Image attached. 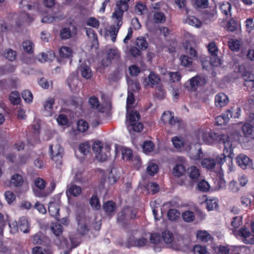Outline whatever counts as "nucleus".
<instances>
[{"mask_svg": "<svg viewBox=\"0 0 254 254\" xmlns=\"http://www.w3.org/2000/svg\"><path fill=\"white\" fill-rule=\"evenodd\" d=\"M140 116L138 112L136 111L129 109L128 113L127 112V122L128 123L127 126L129 131L132 130L135 132H141L143 128V124L139 122Z\"/></svg>", "mask_w": 254, "mask_h": 254, "instance_id": "nucleus-1", "label": "nucleus"}, {"mask_svg": "<svg viewBox=\"0 0 254 254\" xmlns=\"http://www.w3.org/2000/svg\"><path fill=\"white\" fill-rule=\"evenodd\" d=\"M136 212L130 208H125L117 215V221L123 228H126L130 224L131 219L135 218Z\"/></svg>", "mask_w": 254, "mask_h": 254, "instance_id": "nucleus-2", "label": "nucleus"}, {"mask_svg": "<svg viewBox=\"0 0 254 254\" xmlns=\"http://www.w3.org/2000/svg\"><path fill=\"white\" fill-rule=\"evenodd\" d=\"M110 146L109 145H104L100 142H95L92 146V149L97 160L100 161L107 160L110 156Z\"/></svg>", "mask_w": 254, "mask_h": 254, "instance_id": "nucleus-3", "label": "nucleus"}, {"mask_svg": "<svg viewBox=\"0 0 254 254\" xmlns=\"http://www.w3.org/2000/svg\"><path fill=\"white\" fill-rule=\"evenodd\" d=\"M240 111L241 109L239 108H237L234 111H233V109L228 110L225 113L223 114L221 116H218L216 118V123L218 126L224 125L233 116L234 118H239Z\"/></svg>", "mask_w": 254, "mask_h": 254, "instance_id": "nucleus-4", "label": "nucleus"}, {"mask_svg": "<svg viewBox=\"0 0 254 254\" xmlns=\"http://www.w3.org/2000/svg\"><path fill=\"white\" fill-rule=\"evenodd\" d=\"M218 142L220 144H223L224 146V153L227 154V157L232 159L234 157V154L233 153L232 144L230 141L228 135L222 134L219 136Z\"/></svg>", "mask_w": 254, "mask_h": 254, "instance_id": "nucleus-5", "label": "nucleus"}, {"mask_svg": "<svg viewBox=\"0 0 254 254\" xmlns=\"http://www.w3.org/2000/svg\"><path fill=\"white\" fill-rule=\"evenodd\" d=\"M50 150L52 156V159L57 165H61L62 162V157L64 153V149L59 144L51 145Z\"/></svg>", "mask_w": 254, "mask_h": 254, "instance_id": "nucleus-6", "label": "nucleus"}, {"mask_svg": "<svg viewBox=\"0 0 254 254\" xmlns=\"http://www.w3.org/2000/svg\"><path fill=\"white\" fill-rule=\"evenodd\" d=\"M112 17L115 19V24L111 25L109 30L111 40L113 42H115L116 40L117 34L121 26L123 24V17H118V16H113L112 14Z\"/></svg>", "mask_w": 254, "mask_h": 254, "instance_id": "nucleus-7", "label": "nucleus"}, {"mask_svg": "<svg viewBox=\"0 0 254 254\" xmlns=\"http://www.w3.org/2000/svg\"><path fill=\"white\" fill-rule=\"evenodd\" d=\"M130 0H119L117 1L115 11L113 13V16L123 17L125 11L128 9V2Z\"/></svg>", "mask_w": 254, "mask_h": 254, "instance_id": "nucleus-8", "label": "nucleus"}, {"mask_svg": "<svg viewBox=\"0 0 254 254\" xmlns=\"http://www.w3.org/2000/svg\"><path fill=\"white\" fill-rule=\"evenodd\" d=\"M236 160L238 165L243 169L252 167V160L245 154H239L236 157Z\"/></svg>", "mask_w": 254, "mask_h": 254, "instance_id": "nucleus-9", "label": "nucleus"}, {"mask_svg": "<svg viewBox=\"0 0 254 254\" xmlns=\"http://www.w3.org/2000/svg\"><path fill=\"white\" fill-rule=\"evenodd\" d=\"M221 134L211 131L203 132L202 133V139L206 144H211L215 142H218V138Z\"/></svg>", "mask_w": 254, "mask_h": 254, "instance_id": "nucleus-10", "label": "nucleus"}, {"mask_svg": "<svg viewBox=\"0 0 254 254\" xmlns=\"http://www.w3.org/2000/svg\"><path fill=\"white\" fill-rule=\"evenodd\" d=\"M239 235L243 238V242L247 244H254V233H252L248 229L242 228L238 231Z\"/></svg>", "mask_w": 254, "mask_h": 254, "instance_id": "nucleus-11", "label": "nucleus"}, {"mask_svg": "<svg viewBox=\"0 0 254 254\" xmlns=\"http://www.w3.org/2000/svg\"><path fill=\"white\" fill-rule=\"evenodd\" d=\"M107 61H103L102 65L107 66L112 60H118L120 59V53L117 48L110 49L107 51Z\"/></svg>", "mask_w": 254, "mask_h": 254, "instance_id": "nucleus-12", "label": "nucleus"}, {"mask_svg": "<svg viewBox=\"0 0 254 254\" xmlns=\"http://www.w3.org/2000/svg\"><path fill=\"white\" fill-rule=\"evenodd\" d=\"M147 242V239L143 237L136 238H130L126 242V246L128 248L131 247H141L145 246Z\"/></svg>", "mask_w": 254, "mask_h": 254, "instance_id": "nucleus-13", "label": "nucleus"}, {"mask_svg": "<svg viewBox=\"0 0 254 254\" xmlns=\"http://www.w3.org/2000/svg\"><path fill=\"white\" fill-rule=\"evenodd\" d=\"M229 102L227 96L223 93L217 94L215 97V104L217 107L225 106Z\"/></svg>", "mask_w": 254, "mask_h": 254, "instance_id": "nucleus-14", "label": "nucleus"}, {"mask_svg": "<svg viewBox=\"0 0 254 254\" xmlns=\"http://www.w3.org/2000/svg\"><path fill=\"white\" fill-rule=\"evenodd\" d=\"M81 192V189L79 186L71 184L67 187L66 193L68 197L71 195L77 196L80 194Z\"/></svg>", "mask_w": 254, "mask_h": 254, "instance_id": "nucleus-15", "label": "nucleus"}, {"mask_svg": "<svg viewBox=\"0 0 254 254\" xmlns=\"http://www.w3.org/2000/svg\"><path fill=\"white\" fill-rule=\"evenodd\" d=\"M78 227L77 232L81 236L87 234L89 230L88 226L85 219L82 218L77 219Z\"/></svg>", "mask_w": 254, "mask_h": 254, "instance_id": "nucleus-16", "label": "nucleus"}, {"mask_svg": "<svg viewBox=\"0 0 254 254\" xmlns=\"http://www.w3.org/2000/svg\"><path fill=\"white\" fill-rule=\"evenodd\" d=\"M60 205L58 203L51 202L49 204V212L51 216L58 220L59 216Z\"/></svg>", "mask_w": 254, "mask_h": 254, "instance_id": "nucleus-17", "label": "nucleus"}, {"mask_svg": "<svg viewBox=\"0 0 254 254\" xmlns=\"http://www.w3.org/2000/svg\"><path fill=\"white\" fill-rule=\"evenodd\" d=\"M34 183L36 187H37L40 190V191H35V194L37 196H43L49 193V192L44 193L41 191V190L44 189L46 187V182L42 179L39 178H37L35 180Z\"/></svg>", "mask_w": 254, "mask_h": 254, "instance_id": "nucleus-18", "label": "nucleus"}, {"mask_svg": "<svg viewBox=\"0 0 254 254\" xmlns=\"http://www.w3.org/2000/svg\"><path fill=\"white\" fill-rule=\"evenodd\" d=\"M55 58L54 53L52 51L47 53H42L38 55L37 59L41 63L45 62H51Z\"/></svg>", "mask_w": 254, "mask_h": 254, "instance_id": "nucleus-19", "label": "nucleus"}, {"mask_svg": "<svg viewBox=\"0 0 254 254\" xmlns=\"http://www.w3.org/2000/svg\"><path fill=\"white\" fill-rule=\"evenodd\" d=\"M103 208L106 214L111 216L115 214L116 204L112 201H108L104 204Z\"/></svg>", "mask_w": 254, "mask_h": 254, "instance_id": "nucleus-20", "label": "nucleus"}, {"mask_svg": "<svg viewBox=\"0 0 254 254\" xmlns=\"http://www.w3.org/2000/svg\"><path fill=\"white\" fill-rule=\"evenodd\" d=\"M195 149H191L190 151L191 157L192 159L200 160L203 157V153L199 144H196Z\"/></svg>", "mask_w": 254, "mask_h": 254, "instance_id": "nucleus-21", "label": "nucleus"}, {"mask_svg": "<svg viewBox=\"0 0 254 254\" xmlns=\"http://www.w3.org/2000/svg\"><path fill=\"white\" fill-rule=\"evenodd\" d=\"M18 228L21 231L24 233L29 232V225L28 220L25 217H21L18 221Z\"/></svg>", "mask_w": 254, "mask_h": 254, "instance_id": "nucleus-22", "label": "nucleus"}, {"mask_svg": "<svg viewBox=\"0 0 254 254\" xmlns=\"http://www.w3.org/2000/svg\"><path fill=\"white\" fill-rule=\"evenodd\" d=\"M160 81V79L158 75L153 72H151L148 76L146 82L148 85H150L152 87L154 85L158 84Z\"/></svg>", "mask_w": 254, "mask_h": 254, "instance_id": "nucleus-23", "label": "nucleus"}, {"mask_svg": "<svg viewBox=\"0 0 254 254\" xmlns=\"http://www.w3.org/2000/svg\"><path fill=\"white\" fill-rule=\"evenodd\" d=\"M208 50L211 55L214 58L215 62L220 63V59H219L217 53L218 49L214 43H210L208 46Z\"/></svg>", "mask_w": 254, "mask_h": 254, "instance_id": "nucleus-24", "label": "nucleus"}, {"mask_svg": "<svg viewBox=\"0 0 254 254\" xmlns=\"http://www.w3.org/2000/svg\"><path fill=\"white\" fill-rule=\"evenodd\" d=\"M23 183V179L22 176L16 174L12 175L10 179V185L14 187H20Z\"/></svg>", "mask_w": 254, "mask_h": 254, "instance_id": "nucleus-25", "label": "nucleus"}, {"mask_svg": "<svg viewBox=\"0 0 254 254\" xmlns=\"http://www.w3.org/2000/svg\"><path fill=\"white\" fill-rule=\"evenodd\" d=\"M33 254H53V251L50 248H44L42 247H35L32 251Z\"/></svg>", "mask_w": 254, "mask_h": 254, "instance_id": "nucleus-26", "label": "nucleus"}, {"mask_svg": "<svg viewBox=\"0 0 254 254\" xmlns=\"http://www.w3.org/2000/svg\"><path fill=\"white\" fill-rule=\"evenodd\" d=\"M80 70L82 77L86 79H89L92 76V72L90 67L87 65H81Z\"/></svg>", "mask_w": 254, "mask_h": 254, "instance_id": "nucleus-27", "label": "nucleus"}, {"mask_svg": "<svg viewBox=\"0 0 254 254\" xmlns=\"http://www.w3.org/2000/svg\"><path fill=\"white\" fill-rule=\"evenodd\" d=\"M186 172V168L182 164H177L173 168V174L177 177L182 176Z\"/></svg>", "mask_w": 254, "mask_h": 254, "instance_id": "nucleus-28", "label": "nucleus"}, {"mask_svg": "<svg viewBox=\"0 0 254 254\" xmlns=\"http://www.w3.org/2000/svg\"><path fill=\"white\" fill-rule=\"evenodd\" d=\"M183 21L186 23L196 27H199L201 25L200 21L193 16H188L187 18L184 19Z\"/></svg>", "mask_w": 254, "mask_h": 254, "instance_id": "nucleus-29", "label": "nucleus"}, {"mask_svg": "<svg viewBox=\"0 0 254 254\" xmlns=\"http://www.w3.org/2000/svg\"><path fill=\"white\" fill-rule=\"evenodd\" d=\"M135 99L132 92H130V91H128L126 107V111L127 113H129V109H131L133 107V105Z\"/></svg>", "mask_w": 254, "mask_h": 254, "instance_id": "nucleus-30", "label": "nucleus"}, {"mask_svg": "<svg viewBox=\"0 0 254 254\" xmlns=\"http://www.w3.org/2000/svg\"><path fill=\"white\" fill-rule=\"evenodd\" d=\"M201 165L203 168L212 169L216 165V161L212 158H205L202 160Z\"/></svg>", "mask_w": 254, "mask_h": 254, "instance_id": "nucleus-31", "label": "nucleus"}, {"mask_svg": "<svg viewBox=\"0 0 254 254\" xmlns=\"http://www.w3.org/2000/svg\"><path fill=\"white\" fill-rule=\"evenodd\" d=\"M64 17V15L61 14L53 16H46L42 19V22L43 23H50L57 20L63 19Z\"/></svg>", "mask_w": 254, "mask_h": 254, "instance_id": "nucleus-32", "label": "nucleus"}, {"mask_svg": "<svg viewBox=\"0 0 254 254\" xmlns=\"http://www.w3.org/2000/svg\"><path fill=\"white\" fill-rule=\"evenodd\" d=\"M67 84L69 87L72 90H75L79 81L77 78L74 76H70L67 79Z\"/></svg>", "mask_w": 254, "mask_h": 254, "instance_id": "nucleus-33", "label": "nucleus"}, {"mask_svg": "<svg viewBox=\"0 0 254 254\" xmlns=\"http://www.w3.org/2000/svg\"><path fill=\"white\" fill-rule=\"evenodd\" d=\"M79 150L83 155H86L89 153L91 149V145L89 142H85L79 145Z\"/></svg>", "mask_w": 254, "mask_h": 254, "instance_id": "nucleus-34", "label": "nucleus"}, {"mask_svg": "<svg viewBox=\"0 0 254 254\" xmlns=\"http://www.w3.org/2000/svg\"><path fill=\"white\" fill-rule=\"evenodd\" d=\"M63 229V226L60 224H52L51 226V231L57 237L62 234Z\"/></svg>", "mask_w": 254, "mask_h": 254, "instance_id": "nucleus-35", "label": "nucleus"}, {"mask_svg": "<svg viewBox=\"0 0 254 254\" xmlns=\"http://www.w3.org/2000/svg\"><path fill=\"white\" fill-rule=\"evenodd\" d=\"M55 242L56 244L61 249L67 247L68 242L67 239L61 235L55 240Z\"/></svg>", "mask_w": 254, "mask_h": 254, "instance_id": "nucleus-36", "label": "nucleus"}, {"mask_svg": "<svg viewBox=\"0 0 254 254\" xmlns=\"http://www.w3.org/2000/svg\"><path fill=\"white\" fill-rule=\"evenodd\" d=\"M59 54L62 58H68L72 54V50L69 47H62L59 51Z\"/></svg>", "mask_w": 254, "mask_h": 254, "instance_id": "nucleus-37", "label": "nucleus"}, {"mask_svg": "<svg viewBox=\"0 0 254 254\" xmlns=\"http://www.w3.org/2000/svg\"><path fill=\"white\" fill-rule=\"evenodd\" d=\"M86 33L88 37L92 40L93 44L97 42V35L95 31L90 28H85Z\"/></svg>", "mask_w": 254, "mask_h": 254, "instance_id": "nucleus-38", "label": "nucleus"}, {"mask_svg": "<svg viewBox=\"0 0 254 254\" xmlns=\"http://www.w3.org/2000/svg\"><path fill=\"white\" fill-rule=\"evenodd\" d=\"M210 235L205 231H198L197 238L203 242H207L210 239Z\"/></svg>", "mask_w": 254, "mask_h": 254, "instance_id": "nucleus-39", "label": "nucleus"}, {"mask_svg": "<svg viewBox=\"0 0 254 254\" xmlns=\"http://www.w3.org/2000/svg\"><path fill=\"white\" fill-rule=\"evenodd\" d=\"M189 177L192 180L197 179L200 175L198 169L195 166H191L188 169Z\"/></svg>", "mask_w": 254, "mask_h": 254, "instance_id": "nucleus-40", "label": "nucleus"}, {"mask_svg": "<svg viewBox=\"0 0 254 254\" xmlns=\"http://www.w3.org/2000/svg\"><path fill=\"white\" fill-rule=\"evenodd\" d=\"M153 19L155 23H164L166 21V17L163 12L157 11L154 13Z\"/></svg>", "mask_w": 254, "mask_h": 254, "instance_id": "nucleus-41", "label": "nucleus"}, {"mask_svg": "<svg viewBox=\"0 0 254 254\" xmlns=\"http://www.w3.org/2000/svg\"><path fill=\"white\" fill-rule=\"evenodd\" d=\"M220 9L221 12L226 16L231 15V5L230 3L227 2L222 3L220 6Z\"/></svg>", "mask_w": 254, "mask_h": 254, "instance_id": "nucleus-42", "label": "nucleus"}, {"mask_svg": "<svg viewBox=\"0 0 254 254\" xmlns=\"http://www.w3.org/2000/svg\"><path fill=\"white\" fill-rule=\"evenodd\" d=\"M184 220L187 222H191L194 220V213L191 211H186L182 214Z\"/></svg>", "mask_w": 254, "mask_h": 254, "instance_id": "nucleus-43", "label": "nucleus"}, {"mask_svg": "<svg viewBox=\"0 0 254 254\" xmlns=\"http://www.w3.org/2000/svg\"><path fill=\"white\" fill-rule=\"evenodd\" d=\"M197 188L200 191L206 192L209 190L210 186L205 180H201L198 182Z\"/></svg>", "mask_w": 254, "mask_h": 254, "instance_id": "nucleus-44", "label": "nucleus"}, {"mask_svg": "<svg viewBox=\"0 0 254 254\" xmlns=\"http://www.w3.org/2000/svg\"><path fill=\"white\" fill-rule=\"evenodd\" d=\"M206 207L208 210L211 211L216 208L218 206L217 200L216 198L206 199Z\"/></svg>", "mask_w": 254, "mask_h": 254, "instance_id": "nucleus-45", "label": "nucleus"}, {"mask_svg": "<svg viewBox=\"0 0 254 254\" xmlns=\"http://www.w3.org/2000/svg\"><path fill=\"white\" fill-rule=\"evenodd\" d=\"M136 45L142 50H145L148 46V43L145 38L142 37H138L136 39Z\"/></svg>", "mask_w": 254, "mask_h": 254, "instance_id": "nucleus-46", "label": "nucleus"}, {"mask_svg": "<svg viewBox=\"0 0 254 254\" xmlns=\"http://www.w3.org/2000/svg\"><path fill=\"white\" fill-rule=\"evenodd\" d=\"M71 32L69 28H63L60 31V37L62 39H69L71 37Z\"/></svg>", "mask_w": 254, "mask_h": 254, "instance_id": "nucleus-47", "label": "nucleus"}, {"mask_svg": "<svg viewBox=\"0 0 254 254\" xmlns=\"http://www.w3.org/2000/svg\"><path fill=\"white\" fill-rule=\"evenodd\" d=\"M9 99L12 103L14 105L19 104L21 101L19 94L17 91L11 92L9 95Z\"/></svg>", "mask_w": 254, "mask_h": 254, "instance_id": "nucleus-48", "label": "nucleus"}, {"mask_svg": "<svg viewBox=\"0 0 254 254\" xmlns=\"http://www.w3.org/2000/svg\"><path fill=\"white\" fill-rule=\"evenodd\" d=\"M179 211L176 209H171L168 211L167 216L169 220L171 221H175L180 216Z\"/></svg>", "mask_w": 254, "mask_h": 254, "instance_id": "nucleus-49", "label": "nucleus"}, {"mask_svg": "<svg viewBox=\"0 0 254 254\" xmlns=\"http://www.w3.org/2000/svg\"><path fill=\"white\" fill-rule=\"evenodd\" d=\"M162 236L164 242L167 244L171 243L174 240L173 234L168 231L163 232Z\"/></svg>", "mask_w": 254, "mask_h": 254, "instance_id": "nucleus-50", "label": "nucleus"}, {"mask_svg": "<svg viewBox=\"0 0 254 254\" xmlns=\"http://www.w3.org/2000/svg\"><path fill=\"white\" fill-rule=\"evenodd\" d=\"M162 120L165 123L168 122L169 124L173 125L174 116L169 111L165 112L162 115Z\"/></svg>", "mask_w": 254, "mask_h": 254, "instance_id": "nucleus-51", "label": "nucleus"}, {"mask_svg": "<svg viewBox=\"0 0 254 254\" xmlns=\"http://www.w3.org/2000/svg\"><path fill=\"white\" fill-rule=\"evenodd\" d=\"M239 27V23L234 19L230 20L227 25V27L228 31L230 32H234L238 29Z\"/></svg>", "mask_w": 254, "mask_h": 254, "instance_id": "nucleus-52", "label": "nucleus"}, {"mask_svg": "<svg viewBox=\"0 0 254 254\" xmlns=\"http://www.w3.org/2000/svg\"><path fill=\"white\" fill-rule=\"evenodd\" d=\"M146 170L148 174L152 176L157 173L158 167L157 165L155 163H149L147 167Z\"/></svg>", "mask_w": 254, "mask_h": 254, "instance_id": "nucleus-53", "label": "nucleus"}, {"mask_svg": "<svg viewBox=\"0 0 254 254\" xmlns=\"http://www.w3.org/2000/svg\"><path fill=\"white\" fill-rule=\"evenodd\" d=\"M4 57L10 61H13L16 58V52L11 49L6 50L3 54Z\"/></svg>", "mask_w": 254, "mask_h": 254, "instance_id": "nucleus-54", "label": "nucleus"}, {"mask_svg": "<svg viewBox=\"0 0 254 254\" xmlns=\"http://www.w3.org/2000/svg\"><path fill=\"white\" fill-rule=\"evenodd\" d=\"M228 44L232 51H237L240 49L239 41L237 40L231 39L228 41Z\"/></svg>", "mask_w": 254, "mask_h": 254, "instance_id": "nucleus-55", "label": "nucleus"}, {"mask_svg": "<svg viewBox=\"0 0 254 254\" xmlns=\"http://www.w3.org/2000/svg\"><path fill=\"white\" fill-rule=\"evenodd\" d=\"M154 147L153 143L151 141H145L143 145L142 149L145 153L151 152Z\"/></svg>", "mask_w": 254, "mask_h": 254, "instance_id": "nucleus-56", "label": "nucleus"}, {"mask_svg": "<svg viewBox=\"0 0 254 254\" xmlns=\"http://www.w3.org/2000/svg\"><path fill=\"white\" fill-rule=\"evenodd\" d=\"M90 204L94 209L98 210L100 208V204L98 198L96 195H93L90 199Z\"/></svg>", "mask_w": 254, "mask_h": 254, "instance_id": "nucleus-57", "label": "nucleus"}, {"mask_svg": "<svg viewBox=\"0 0 254 254\" xmlns=\"http://www.w3.org/2000/svg\"><path fill=\"white\" fill-rule=\"evenodd\" d=\"M45 237L43 234L41 233L36 234L33 238V242L35 244L41 245L44 242Z\"/></svg>", "mask_w": 254, "mask_h": 254, "instance_id": "nucleus-58", "label": "nucleus"}, {"mask_svg": "<svg viewBox=\"0 0 254 254\" xmlns=\"http://www.w3.org/2000/svg\"><path fill=\"white\" fill-rule=\"evenodd\" d=\"M77 128L79 131L84 132L88 128V124L82 120H79L77 122Z\"/></svg>", "mask_w": 254, "mask_h": 254, "instance_id": "nucleus-59", "label": "nucleus"}, {"mask_svg": "<svg viewBox=\"0 0 254 254\" xmlns=\"http://www.w3.org/2000/svg\"><path fill=\"white\" fill-rule=\"evenodd\" d=\"M4 195L8 204H11L15 200V195L11 191L8 190L5 191Z\"/></svg>", "mask_w": 254, "mask_h": 254, "instance_id": "nucleus-60", "label": "nucleus"}, {"mask_svg": "<svg viewBox=\"0 0 254 254\" xmlns=\"http://www.w3.org/2000/svg\"><path fill=\"white\" fill-rule=\"evenodd\" d=\"M54 103L55 100L53 98H48L43 104L44 110L50 112L53 108Z\"/></svg>", "mask_w": 254, "mask_h": 254, "instance_id": "nucleus-61", "label": "nucleus"}, {"mask_svg": "<svg viewBox=\"0 0 254 254\" xmlns=\"http://www.w3.org/2000/svg\"><path fill=\"white\" fill-rule=\"evenodd\" d=\"M22 97L24 101L27 103L31 102L33 100V95L32 93L28 90L23 91L22 93Z\"/></svg>", "mask_w": 254, "mask_h": 254, "instance_id": "nucleus-62", "label": "nucleus"}, {"mask_svg": "<svg viewBox=\"0 0 254 254\" xmlns=\"http://www.w3.org/2000/svg\"><path fill=\"white\" fill-rule=\"evenodd\" d=\"M135 11L139 14H142L147 10L146 5L142 2H139L135 5Z\"/></svg>", "mask_w": 254, "mask_h": 254, "instance_id": "nucleus-63", "label": "nucleus"}, {"mask_svg": "<svg viewBox=\"0 0 254 254\" xmlns=\"http://www.w3.org/2000/svg\"><path fill=\"white\" fill-rule=\"evenodd\" d=\"M242 130L244 134L246 136L251 135L253 132V127L250 124H245L242 127Z\"/></svg>", "mask_w": 254, "mask_h": 254, "instance_id": "nucleus-64", "label": "nucleus"}]
</instances>
